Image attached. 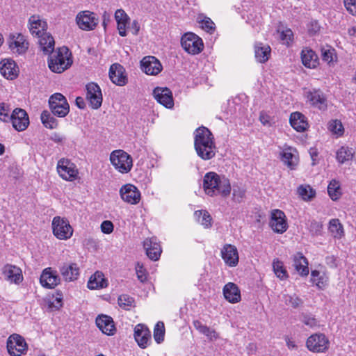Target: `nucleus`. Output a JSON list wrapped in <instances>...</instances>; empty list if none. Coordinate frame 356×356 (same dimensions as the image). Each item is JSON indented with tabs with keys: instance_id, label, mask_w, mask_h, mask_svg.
Listing matches in <instances>:
<instances>
[{
	"instance_id": "1",
	"label": "nucleus",
	"mask_w": 356,
	"mask_h": 356,
	"mask_svg": "<svg viewBox=\"0 0 356 356\" xmlns=\"http://www.w3.org/2000/svg\"><path fill=\"white\" fill-rule=\"evenodd\" d=\"M194 146L197 154L203 160H209L216 155L214 138L210 130L200 127L195 131Z\"/></svg>"
},
{
	"instance_id": "2",
	"label": "nucleus",
	"mask_w": 356,
	"mask_h": 356,
	"mask_svg": "<svg viewBox=\"0 0 356 356\" xmlns=\"http://www.w3.org/2000/svg\"><path fill=\"white\" fill-rule=\"evenodd\" d=\"M203 188L209 196L222 195L227 196L231 191V185L228 179L220 177L214 172L205 174L203 178Z\"/></svg>"
},
{
	"instance_id": "3",
	"label": "nucleus",
	"mask_w": 356,
	"mask_h": 356,
	"mask_svg": "<svg viewBox=\"0 0 356 356\" xmlns=\"http://www.w3.org/2000/svg\"><path fill=\"white\" fill-rule=\"evenodd\" d=\"M71 53L66 47L58 48L51 54L48 60L49 69L56 73H61L69 68L72 64Z\"/></svg>"
},
{
	"instance_id": "4",
	"label": "nucleus",
	"mask_w": 356,
	"mask_h": 356,
	"mask_svg": "<svg viewBox=\"0 0 356 356\" xmlns=\"http://www.w3.org/2000/svg\"><path fill=\"white\" fill-rule=\"evenodd\" d=\"M113 165L121 173L129 172L132 168V158L123 150H115L110 156Z\"/></svg>"
},
{
	"instance_id": "5",
	"label": "nucleus",
	"mask_w": 356,
	"mask_h": 356,
	"mask_svg": "<svg viewBox=\"0 0 356 356\" xmlns=\"http://www.w3.org/2000/svg\"><path fill=\"white\" fill-rule=\"evenodd\" d=\"M49 105L52 113L59 118L65 117L70 111V105L61 93L52 95L49 97Z\"/></svg>"
},
{
	"instance_id": "6",
	"label": "nucleus",
	"mask_w": 356,
	"mask_h": 356,
	"mask_svg": "<svg viewBox=\"0 0 356 356\" xmlns=\"http://www.w3.org/2000/svg\"><path fill=\"white\" fill-rule=\"evenodd\" d=\"M183 49L190 54L200 53L204 47L202 40L193 33H185L181 39Z\"/></svg>"
},
{
	"instance_id": "7",
	"label": "nucleus",
	"mask_w": 356,
	"mask_h": 356,
	"mask_svg": "<svg viewBox=\"0 0 356 356\" xmlns=\"http://www.w3.org/2000/svg\"><path fill=\"white\" fill-rule=\"evenodd\" d=\"M52 229L54 236L60 240L70 238L73 234V229L68 220L56 216L52 220Z\"/></svg>"
},
{
	"instance_id": "8",
	"label": "nucleus",
	"mask_w": 356,
	"mask_h": 356,
	"mask_svg": "<svg viewBox=\"0 0 356 356\" xmlns=\"http://www.w3.org/2000/svg\"><path fill=\"white\" fill-rule=\"evenodd\" d=\"M79 27L84 31L94 30L99 23V18L95 13L89 10L79 12L76 17Z\"/></svg>"
},
{
	"instance_id": "9",
	"label": "nucleus",
	"mask_w": 356,
	"mask_h": 356,
	"mask_svg": "<svg viewBox=\"0 0 356 356\" xmlns=\"http://www.w3.org/2000/svg\"><path fill=\"white\" fill-rule=\"evenodd\" d=\"M328 339L324 334H314L307 340V348L314 353H323L327 349Z\"/></svg>"
},
{
	"instance_id": "10",
	"label": "nucleus",
	"mask_w": 356,
	"mask_h": 356,
	"mask_svg": "<svg viewBox=\"0 0 356 356\" xmlns=\"http://www.w3.org/2000/svg\"><path fill=\"white\" fill-rule=\"evenodd\" d=\"M12 122L13 127L18 131H24L29 124V118L26 112L19 108L14 109L10 119Z\"/></svg>"
},
{
	"instance_id": "11",
	"label": "nucleus",
	"mask_w": 356,
	"mask_h": 356,
	"mask_svg": "<svg viewBox=\"0 0 356 356\" xmlns=\"http://www.w3.org/2000/svg\"><path fill=\"white\" fill-rule=\"evenodd\" d=\"M57 171L59 175L65 180L72 181L77 175V170L74 163L68 159H61L57 164Z\"/></svg>"
},
{
	"instance_id": "12",
	"label": "nucleus",
	"mask_w": 356,
	"mask_h": 356,
	"mask_svg": "<svg viewBox=\"0 0 356 356\" xmlns=\"http://www.w3.org/2000/svg\"><path fill=\"white\" fill-rule=\"evenodd\" d=\"M86 98L94 109L99 108L102 104V94L99 86L93 82L86 85Z\"/></svg>"
},
{
	"instance_id": "13",
	"label": "nucleus",
	"mask_w": 356,
	"mask_h": 356,
	"mask_svg": "<svg viewBox=\"0 0 356 356\" xmlns=\"http://www.w3.org/2000/svg\"><path fill=\"white\" fill-rule=\"evenodd\" d=\"M26 343L18 334L10 336L7 342V349L11 356H21L26 350Z\"/></svg>"
},
{
	"instance_id": "14",
	"label": "nucleus",
	"mask_w": 356,
	"mask_h": 356,
	"mask_svg": "<svg viewBox=\"0 0 356 356\" xmlns=\"http://www.w3.org/2000/svg\"><path fill=\"white\" fill-rule=\"evenodd\" d=\"M120 195L122 200L131 204H136L140 200V192L131 184L122 186L120 190Z\"/></svg>"
},
{
	"instance_id": "15",
	"label": "nucleus",
	"mask_w": 356,
	"mask_h": 356,
	"mask_svg": "<svg viewBox=\"0 0 356 356\" xmlns=\"http://www.w3.org/2000/svg\"><path fill=\"white\" fill-rule=\"evenodd\" d=\"M141 70L148 75H156L162 70L160 61L154 56L144 57L140 61Z\"/></svg>"
},
{
	"instance_id": "16",
	"label": "nucleus",
	"mask_w": 356,
	"mask_h": 356,
	"mask_svg": "<svg viewBox=\"0 0 356 356\" xmlns=\"http://www.w3.org/2000/svg\"><path fill=\"white\" fill-rule=\"evenodd\" d=\"M60 279L56 271L53 270L51 268H47L43 270L40 277V282L41 285L47 289H54L59 283Z\"/></svg>"
},
{
	"instance_id": "17",
	"label": "nucleus",
	"mask_w": 356,
	"mask_h": 356,
	"mask_svg": "<svg viewBox=\"0 0 356 356\" xmlns=\"http://www.w3.org/2000/svg\"><path fill=\"white\" fill-rule=\"evenodd\" d=\"M134 338L141 348H145L151 343V332L145 325L138 324L134 328Z\"/></svg>"
},
{
	"instance_id": "18",
	"label": "nucleus",
	"mask_w": 356,
	"mask_h": 356,
	"mask_svg": "<svg viewBox=\"0 0 356 356\" xmlns=\"http://www.w3.org/2000/svg\"><path fill=\"white\" fill-rule=\"evenodd\" d=\"M155 99L165 108H171L174 106L172 93L168 88L157 87L153 90Z\"/></svg>"
},
{
	"instance_id": "19",
	"label": "nucleus",
	"mask_w": 356,
	"mask_h": 356,
	"mask_svg": "<svg viewBox=\"0 0 356 356\" xmlns=\"http://www.w3.org/2000/svg\"><path fill=\"white\" fill-rule=\"evenodd\" d=\"M270 226L274 232L284 233L287 229L284 213L279 209L274 210L271 214Z\"/></svg>"
},
{
	"instance_id": "20",
	"label": "nucleus",
	"mask_w": 356,
	"mask_h": 356,
	"mask_svg": "<svg viewBox=\"0 0 356 356\" xmlns=\"http://www.w3.org/2000/svg\"><path fill=\"white\" fill-rule=\"evenodd\" d=\"M8 42L11 51L18 54L25 53L29 48V42L26 40L24 36L20 33L17 35H10Z\"/></svg>"
},
{
	"instance_id": "21",
	"label": "nucleus",
	"mask_w": 356,
	"mask_h": 356,
	"mask_svg": "<svg viewBox=\"0 0 356 356\" xmlns=\"http://www.w3.org/2000/svg\"><path fill=\"white\" fill-rule=\"evenodd\" d=\"M1 74L7 79L13 80L18 76V67L10 58H6L0 62Z\"/></svg>"
},
{
	"instance_id": "22",
	"label": "nucleus",
	"mask_w": 356,
	"mask_h": 356,
	"mask_svg": "<svg viewBox=\"0 0 356 356\" xmlns=\"http://www.w3.org/2000/svg\"><path fill=\"white\" fill-rule=\"evenodd\" d=\"M221 256L225 263L231 267H234L238 262V254L236 248L230 244L224 245L221 250Z\"/></svg>"
},
{
	"instance_id": "23",
	"label": "nucleus",
	"mask_w": 356,
	"mask_h": 356,
	"mask_svg": "<svg viewBox=\"0 0 356 356\" xmlns=\"http://www.w3.org/2000/svg\"><path fill=\"white\" fill-rule=\"evenodd\" d=\"M124 72V69L121 65L114 63L110 67L109 78L113 83L120 86H124L127 83V78Z\"/></svg>"
},
{
	"instance_id": "24",
	"label": "nucleus",
	"mask_w": 356,
	"mask_h": 356,
	"mask_svg": "<svg viewBox=\"0 0 356 356\" xmlns=\"http://www.w3.org/2000/svg\"><path fill=\"white\" fill-rule=\"evenodd\" d=\"M2 273L5 280L11 283L19 284L23 280L21 269L14 265H5L3 268Z\"/></svg>"
},
{
	"instance_id": "25",
	"label": "nucleus",
	"mask_w": 356,
	"mask_h": 356,
	"mask_svg": "<svg viewBox=\"0 0 356 356\" xmlns=\"http://www.w3.org/2000/svg\"><path fill=\"white\" fill-rule=\"evenodd\" d=\"M307 97L308 101L315 107L320 110L327 108V99L322 91L320 90H313L307 92Z\"/></svg>"
},
{
	"instance_id": "26",
	"label": "nucleus",
	"mask_w": 356,
	"mask_h": 356,
	"mask_svg": "<svg viewBox=\"0 0 356 356\" xmlns=\"http://www.w3.org/2000/svg\"><path fill=\"white\" fill-rule=\"evenodd\" d=\"M60 273L66 282H72L78 279L79 268L75 263L64 264L60 268Z\"/></svg>"
},
{
	"instance_id": "27",
	"label": "nucleus",
	"mask_w": 356,
	"mask_h": 356,
	"mask_svg": "<svg viewBox=\"0 0 356 356\" xmlns=\"http://www.w3.org/2000/svg\"><path fill=\"white\" fill-rule=\"evenodd\" d=\"M96 324L99 330L107 335H113L115 332V327L113 318L108 316H99L96 318Z\"/></svg>"
},
{
	"instance_id": "28",
	"label": "nucleus",
	"mask_w": 356,
	"mask_h": 356,
	"mask_svg": "<svg viewBox=\"0 0 356 356\" xmlns=\"http://www.w3.org/2000/svg\"><path fill=\"white\" fill-rule=\"evenodd\" d=\"M223 295L225 298L231 303H236L241 300V291L238 286L229 282L223 288Z\"/></svg>"
},
{
	"instance_id": "29",
	"label": "nucleus",
	"mask_w": 356,
	"mask_h": 356,
	"mask_svg": "<svg viewBox=\"0 0 356 356\" xmlns=\"http://www.w3.org/2000/svg\"><path fill=\"white\" fill-rule=\"evenodd\" d=\"M29 30L33 35L40 36L47 29V24L38 15H32L29 20Z\"/></svg>"
},
{
	"instance_id": "30",
	"label": "nucleus",
	"mask_w": 356,
	"mask_h": 356,
	"mask_svg": "<svg viewBox=\"0 0 356 356\" xmlns=\"http://www.w3.org/2000/svg\"><path fill=\"white\" fill-rule=\"evenodd\" d=\"M143 245L146 250L147 257L154 261L159 259L161 253L160 245L154 241L152 238H147L144 241Z\"/></svg>"
},
{
	"instance_id": "31",
	"label": "nucleus",
	"mask_w": 356,
	"mask_h": 356,
	"mask_svg": "<svg viewBox=\"0 0 356 356\" xmlns=\"http://www.w3.org/2000/svg\"><path fill=\"white\" fill-rule=\"evenodd\" d=\"M270 54L271 49L269 45L261 42H256L254 44V56L258 62L265 63L270 58Z\"/></svg>"
},
{
	"instance_id": "32",
	"label": "nucleus",
	"mask_w": 356,
	"mask_h": 356,
	"mask_svg": "<svg viewBox=\"0 0 356 356\" xmlns=\"http://www.w3.org/2000/svg\"><path fill=\"white\" fill-rule=\"evenodd\" d=\"M290 124L297 131L302 132L308 127L306 117L300 112H294L291 114Z\"/></svg>"
},
{
	"instance_id": "33",
	"label": "nucleus",
	"mask_w": 356,
	"mask_h": 356,
	"mask_svg": "<svg viewBox=\"0 0 356 356\" xmlns=\"http://www.w3.org/2000/svg\"><path fill=\"white\" fill-rule=\"evenodd\" d=\"M39 38L38 43L41 48V50L45 54H49L54 53L55 41L54 38L46 32L38 36Z\"/></svg>"
},
{
	"instance_id": "34",
	"label": "nucleus",
	"mask_w": 356,
	"mask_h": 356,
	"mask_svg": "<svg viewBox=\"0 0 356 356\" xmlns=\"http://www.w3.org/2000/svg\"><path fill=\"white\" fill-rule=\"evenodd\" d=\"M108 286L107 280L102 272H95L88 282V287L90 289H99L106 288Z\"/></svg>"
},
{
	"instance_id": "35",
	"label": "nucleus",
	"mask_w": 356,
	"mask_h": 356,
	"mask_svg": "<svg viewBox=\"0 0 356 356\" xmlns=\"http://www.w3.org/2000/svg\"><path fill=\"white\" fill-rule=\"evenodd\" d=\"M302 64L308 68H315L318 64V56L316 53L309 49H305L301 52Z\"/></svg>"
},
{
	"instance_id": "36",
	"label": "nucleus",
	"mask_w": 356,
	"mask_h": 356,
	"mask_svg": "<svg viewBox=\"0 0 356 356\" xmlns=\"http://www.w3.org/2000/svg\"><path fill=\"white\" fill-rule=\"evenodd\" d=\"M293 266L302 276H306L309 274L308 262L302 253L298 252L294 256Z\"/></svg>"
},
{
	"instance_id": "37",
	"label": "nucleus",
	"mask_w": 356,
	"mask_h": 356,
	"mask_svg": "<svg viewBox=\"0 0 356 356\" xmlns=\"http://www.w3.org/2000/svg\"><path fill=\"white\" fill-rule=\"evenodd\" d=\"M115 19L118 24V29L120 35L124 37L127 35L126 26L128 20V15L122 9H118L115 13Z\"/></svg>"
},
{
	"instance_id": "38",
	"label": "nucleus",
	"mask_w": 356,
	"mask_h": 356,
	"mask_svg": "<svg viewBox=\"0 0 356 356\" xmlns=\"http://www.w3.org/2000/svg\"><path fill=\"white\" fill-rule=\"evenodd\" d=\"M291 147L285 149L282 154V161L291 170L298 164V157L292 152Z\"/></svg>"
},
{
	"instance_id": "39",
	"label": "nucleus",
	"mask_w": 356,
	"mask_h": 356,
	"mask_svg": "<svg viewBox=\"0 0 356 356\" xmlns=\"http://www.w3.org/2000/svg\"><path fill=\"white\" fill-rule=\"evenodd\" d=\"M193 325L197 330L207 336L210 340H213L218 338V334L214 330H212L207 325H203L200 321H194Z\"/></svg>"
},
{
	"instance_id": "40",
	"label": "nucleus",
	"mask_w": 356,
	"mask_h": 356,
	"mask_svg": "<svg viewBox=\"0 0 356 356\" xmlns=\"http://www.w3.org/2000/svg\"><path fill=\"white\" fill-rule=\"evenodd\" d=\"M41 121L43 125L50 129H53L57 127L58 121L57 120L53 117L51 113L47 111H44L41 113Z\"/></svg>"
},
{
	"instance_id": "41",
	"label": "nucleus",
	"mask_w": 356,
	"mask_h": 356,
	"mask_svg": "<svg viewBox=\"0 0 356 356\" xmlns=\"http://www.w3.org/2000/svg\"><path fill=\"white\" fill-rule=\"evenodd\" d=\"M353 156V149L349 148L348 147H341L337 152V159L341 163H343L346 161L351 160Z\"/></svg>"
},
{
	"instance_id": "42",
	"label": "nucleus",
	"mask_w": 356,
	"mask_h": 356,
	"mask_svg": "<svg viewBox=\"0 0 356 356\" xmlns=\"http://www.w3.org/2000/svg\"><path fill=\"white\" fill-rule=\"evenodd\" d=\"M329 230L334 238H341L343 234V226L339 220L337 218L330 220Z\"/></svg>"
},
{
	"instance_id": "43",
	"label": "nucleus",
	"mask_w": 356,
	"mask_h": 356,
	"mask_svg": "<svg viewBox=\"0 0 356 356\" xmlns=\"http://www.w3.org/2000/svg\"><path fill=\"white\" fill-rule=\"evenodd\" d=\"M118 302L119 306L125 310H129L131 307H135V300L134 298L127 294L120 295L118 297Z\"/></svg>"
},
{
	"instance_id": "44",
	"label": "nucleus",
	"mask_w": 356,
	"mask_h": 356,
	"mask_svg": "<svg viewBox=\"0 0 356 356\" xmlns=\"http://www.w3.org/2000/svg\"><path fill=\"white\" fill-rule=\"evenodd\" d=\"M298 195L305 201L311 200L314 197L316 192L309 186H300L298 188Z\"/></svg>"
},
{
	"instance_id": "45",
	"label": "nucleus",
	"mask_w": 356,
	"mask_h": 356,
	"mask_svg": "<svg viewBox=\"0 0 356 356\" xmlns=\"http://www.w3.org/2000/svg\"><path fill=\"white\" fill-rule=\"evenodd\" d=\"M165 327L163 322H158L154 329V338L157 343H161L164 340Z\"/></svg>"
},
{
	"instance_id": "46",
	"label": "nucleus",
	"mask_w": 356,
	"mask_h": 356,
	"mask_svg": "<svg viewBox=\"0 0 356 356\" xmlns=\"http://www.w3.org/2000/svg\"><path fill=\"white\" fill-rule=\"evenodd\" d=\"M284 300L286 305H291L292 307L296 309L301 306L303 303L302 299H300L296 294L293 295H284Z\"/></svg>"
},
{
	"instance_id": "47",
	"label": "nucleus",
	"mask_w": 356,
	"mask_h": 356,
	"mask_svg": "<svg viewBox=\"0 0 356 356\" xmlns=\"http://www.w3.org/2000/svg\"><path fill=\"white\" fill-rule=\"evenodd\" d=\"M273 268L276 275L282 279H286L287 277V272L283 266L282 261L279 260H274L273 263Z\"/></svg>"
},
{
	"instance_id": "48",
	"label": "nucleus",
	"mask_w": 356,
	"mask_h": 356,
	"mask_svg": "<svg viewBox=\"0 0 356 356\" xmlns=\"http://www.w3.org/2000/svg\"><path fill=\"white\" fill-rule=\"evenodd\" d=\"M340 187L339 183L335 180L330 181L327 186V192L330 197L333 200H336L339 197L340 195Z\"/></svg>"
},
{
	"instance_id": "49",
	"label": "nucleus",
	"mask_w": 356,
	"mask_h": 356,
	"mask_svg": "<svg viewBox=\"0 0 356 356\" xmlns=\"http://www.w3.org/2000/svg\"><path fill=\"white\" fill-rule=\"evenodd\" d=\"M199 23L201 24L202 29L208 33H211L215 31V24L209 17H204Z\"/></svg>"
},
{
	"instance_id": "50",
	"label": "nucleus",
	"mask_w": 356,
	"mask_h": 356,
	"mask_svg": "<svg viewBox=\"0 0 356 356\" xmlns=\"http://www.w3.org/2000/svg\"><path fill=\"white\" fill-rule=\"evenodd\" d=\"M309 232L312 235L318 236L321 235L323 230V224L316 220H312L309 227Z\"/></svg>"
},
{
	"instance_id": "51",
	"label": "nucleus",
	"mask_w": 356,
	"mask_h": 356,
	"mask_svg": "<svg viewBox=\"0 0 356 356\" xmlns=\"http://www.w3.org/2000/svg\"><path fill=\"white\" fill-rule=\"evenodd\" d=\"M329 129L334 134L341 135L343 132V127L341 122L337 120H332L329 124Z\"/></svg>"
},
{
	"instance_id": "52",
	"label": "nucleus",
	"mask_w": 356,
	"mask_h": 356,
	"mask_svg": "<svg viewBox=\"0 0 356 356\" xmlns=\"http://www.w3.org/2000/svg\"><path fill=\"white\" fill-rule=\"evenodd\" d=\"M136 271L138 280H140L141 282H144L147 280V274L143 264H140L139 262H138L136 266Z\"/></svg>"
},
{
	"instance_id": "53",
	"label": "nucleus",
	"mask_w": 356,
	"mask_h": 356,
	"mask_svg": "<svg viewBox=\"0 0 356 356\" xmlns=\"http://www.w3.org/2000/svg\"><path fill=\"white\" fill-rule=\"evenodd\" d=\"M9 107L5 103H0V120L3 122H8L9 117Z\"/></svg>"
},
{
	"instance_id": "54",
	"label": "nucleus",
	"mask_w": 356,
	"mask_h": 356,
	"mask_svg": "<svg viewBox=\"0 0 356 356\" xmlns=\"http://www.w3.org/2000/svg\"><path fill=\"white\" fill-rule=\"evenodd\" d=\"M245 194V191L243 188L237 187L233 189V198L237 202H241L243 200Z\"/></svg>"
},
{
	"instance_id": "55",
	"label": "nucleus",
	"mask_w": 356,
	"mask_h": 356,
	"mask_svg": "<svg viewBox=\"0 0 356 356\" xmlns=\"http://www.w3.org/2000/svg\"><path fill=\"white\" fill-rule=\"evenodd\" d=\"M343 3L347 11L352 15L356 16V1L343 0Z\"/></svg>"
},
{
	"instance_id": "56",
	"label": "nucleus",
	"mask_w": 356,
	"mask_h": 356,
	"mask_svg": "<svg viewBox=\"0 0 356 356\" xmlns=\"http://www.w3.org/2000/svg\"><path fill=\"white\" fill-rule=\"evenodd\" d=\"M200 215L202 216L201 223L205 227H209L211 225V217L207 211H199Z\"/></svg>"
},
{
	"instance_id": "57",
	"label": "nucleus",
	"mask_w": 356,
	"mask_h": 356,
	"mask_svg": "<svg viewBox=\"0 0 356 356\" xmlns=\"http://www.w3.org/2000/svg\"><path fill=\"white\" fill-rule=\"evenodd\" d=\"M302 321L306 325H308L310 327H314L318 325L316 319L309 315H303Z\"/></svg>"
},
{
	"instance_id": "58",
	"label": "nucleus",
	"mask_w": 356,
	"mask_h": 356,
	"mask_svg": "<svg viewBox=\"0 0 356 356\" xmlns=\"http://www.w3.org/2000/svg\"><path fill=\"white\" fill-rule=\"evenodd\" d=\"M101 229L104 234H111L113 231V225L109 220H104L101 225Z\"/></svg>"
},
{
	"instance_id": "59",
	"label": "nucleus",
	"mask_w": 356,
	"mask_h": 356,
	"mask_svg": "<svg viewBox=\"0 0 356 356\" xmlns=\"http://www.w3.org/2000/svg\"><path fill=\"white\" fill-rule=\"evenodd\" d=\"M320 30V25L317 21H311L308 24V31L310 35L316 34Z\"/></svg>"
},
{
	"instance_id": "60",
	"label": "nucleus",
	"mask_w": 356,
	"mask_h": 356,
	"mask_svg": "<svg viewBox=\"0 0 356 356\" xmlns=\"http://www.w3.org/2000/svg\"><path fill=\"white\" fill-rule=\"evenodd\" d=\"M319 271L314 270L311 272V281L313 283H316L318 287H321L320 284L321 283Z\"/></svg>"
},
{
	"instance_id": "61",
	"label": "nucleus",
	"mask_w": 356,
	"mask_h": 356,
	"mask_svg": "<svg viewBox=\"0 0 356 356\" xmlns=\"http://www.w3.org/2000/svg\"><path fill=\"white\" fill-rule=\"evenodd\" d=\"M293 37V32L290 30H286L285 31H282L280 33V38L283 41H288L291 40V38Z\"/></svg>"
},
{
	"instance_id": "62",
	"label": "nucleus",
	"mask_w": 356,
	"mask_h": 356,
	"mask_svg": "<svg viewBox=\"0 0 356 356\" xmlns=\"http://www.w3.org/2000/svg\"><path fill=\"white\" fill-rule=\"evenodd\" d=\"M51 140L57 143H62L65 138L59 134L54 133L51 135Z\"/></svg>"
},
{
	"instance_id": "63",
	"label": "nucleus",
	"mask_w": 356,
	"mask_h": 356,
	"mask_svg": "<svg viewBox=\"0 0 356 356\" xmlns=\"http://www.w3.org/2000/svg\"><path fill=\"white\" fill-rule=\"evenodd\" d=\"M323 60L326 62H331L332 60V53L330 50H325L322 52Z\"/></svg>"
},
{
	"instance_id": "64",
	"label": "nucleus",
	"mask_w": 356,
	"mask_h": 356,
	"mask_svg": "<svg viewBox=\"0 0 356 356\" xmlns=\"http://www.w3.org/2000/svg\"><path fill=\"white\" fill-rule=\"evenodd\" d=\"M130 29L132 30V33L134 35H137L140 30V25L136 20H134L131 23Z\"/></svg>"
}]
</instances>
